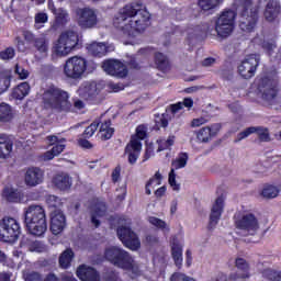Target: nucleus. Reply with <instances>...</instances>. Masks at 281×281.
<instances>
[{
	"label": "nucleus",
	"instance_id": "obj_1",
	"mask_svg": "<svg viewBox=\"0 0 281 281\" xmlns=\"http://www.w3.org/2000/svg\"><path fill=\"white\" fill-rule=\"evenodd\" d=\"M113 25L126 36H137L150 25V13L142 3H131L119 11Z\"/></svg>",
	"mask_w": 281,
	"mask_h": 281
},
{
	"label": "nucleus",
	"instance_id": "obj_2",
	"mask_svg": "<svg viewBox=\"0 0 281 281\" xmlns=\"http://www.w3.org/2000/svg\"><path fill=\"white\" fill-rule=\"evenodd\" d=\"M44 108L55 113H69L71 111V102L69 101V92L50 85L42 93Z\"/></svg>",
	"mask_w": 281,
	"mask_h": 281
},
{
	"label": "nucleus",
	"instance_id": "obj_3",
	"mask_svg": "<svg viewBox=\"0 0 281 281\" xmlns=\"http://www.w3.org/2000/svg\"><path fill=\"white\" fill-rule=\"evenodd\" d=\"M24 223L26 229L33 236H43L47 232V216L41 205H30L24 210Z\"/></svg>",
	"mask_w": 281,
	"mask_h": 281
},
{
	"label": "nucleus",
	"instance_id": "obj_4",
	"mask_svg": "<svg viewBox=\"0 0 281 281\" xmlns=\"http://www.w3.org/2000/svg\"><path fill=\"white\" fill-rule=\"evenodd\" d=\"M105 258L115 267H120L121 269H128L135 271V273H139V269L137 268V263H135V259L131 257L128 251L120 248V247H110L105 249Z\"/></svg>",
	"mask_w": 281,
	"mask_h": 281
},
{
	"label": "nucleus",
	"instance_id": "obj_5",
	"mask_svg": "<svg viewBox=\"0 0 281 281\" xmlns=\"http://www.w3.org/2000/svg\"><path fill=\"white\" fill-rule=\"evenodd\" d=\"M235 227L240 236H258L260 232V222L252 213L235 215Z\"/></svg>",
	"mask_w": 281,
	"mask_h": 281
},
{
	"label": "nucleus",
	"instance_id": "obj_6",
	"mask_svg": "<svg viewBox=\"0 0 281 281\" xmlns=\"http://www.w3.org/2000/svg\"><path fill=\"white\" fill-rule=\"evenodd\" d=\"M236 25V12L232 9L224 10L215 20V32L220 38H228Z\"/></svg>",
	"mask_w": 281,
	"mask_h": 281
},
{
	"label": "nucleus",
	"instance_id": "obj_7",
	"mask_svg": "<svg viewBox=\"0 0 281 281\" xmlns=\"http://www.w3.org/2000/svg\"><path fill=\"white\" fill-rule=\"evenodd\" d=\"M21 236V224L14 217L0 220V240L2 243H16Z\"/></svg>",
	"mask_w": 281,
	"mask_h": 281
},
{
	"label": "nucleus",
	"instance_id": "obj_8",
	"mask_svg": "<svg viewBox=\"0 0 281 281\" xmlns=\"http://www.w3.org/2000/svg\"><path fill=\"white\" fill-rule=\"evenodd\" d=\"M278 93V80L269 77H263L259 80L258 94L265 104H276Z\"/></svg>",
	"mask_w": 281,
	"mask_h": 281
},
{
	"label": "nucleus",
	"instance_id": "obj_9",
	"mask_svg": "<svg viewBox=\"0 0 281 281\" xmlns=\"http://www.w3.org/2000/svg\"><path fill=\"white\" fill-rule=\"evenodd\" d=\"M87 71V60L82 56H72L64 65V75L69 80H80Z\"/></svg>",
	"mask_w": 281,
	"mask_h": 281
},
{
	"label": "nucleus",
	"instance_id": "obj_10",
	"mask_svg": "<svg viewBox=\"0 0 281 281\" xmlns=\"http://www.w3.org/2000/svg\"><path fill=\"white\" fill-rule=\"evenodd\" d=\"M116 234L124 247L131 249L132 251H137L142 247V241L137 233L132 231L131 223L122 224L117 227Z\"/></svg>",
	"mask_w": 281,
	"mask_h": 281
},
{
	"label": "nucleus",
	"instance_id": "obj_11",
	"mask_svg": "<svg viewBox=\"0 0 281 281\" xmlns=\"http://www.w3.org/2000/svg\"><path fill=\"white\" fill-rule=\"evenodd\" d=\"M193 104L194 101L191 98H187L183 100V102H178L176 104L170 105V108L166 110V113H162L161 115H155L156 126H161V128H166L170 120V113L171 115H175V113H179V111H181L183 106H186L187 109H192Z\"/></svg>",
	"mask_w": 281,
	"mask_h": 281
},
{
	"label": "nucleus",
	"instance_id": "obj_12",
	"mask_svg": "<svg viewBox=\"0 0 281 281\" xmlns=\"http://www.w3.org/2000/svg\"><path fill=\"white\" fill-rule=\"evenodd\" d=\"M78 25L83 30H91L98 25V12L95 9L81 8L76 10Z\"/></svg>",
	"mask_w": 281,
	"mask_h": 281
},
{
	"label": "nucleus",
	"instance_id": "obj_13",
	"mask_svg": "<svg viewBox=\"0 0 281 281\" xmlns=\"http://www.w3.org/2000/svg\"><path fill=\"white\" fill-rule=\"evenodd\" d=\"M260 65V55H248L238 66V71L243 78L249 80V78H254L256 76V69Z\"/></svg>",
	"mask_w": 281,
	"mask_h": 281
},
{
	"label": "nucleus",
	"instance_id": "obj_14",
	"mask_svg": "<svg viewBox=\"0 0 281 281\" xmlns=\"http://www.w3.org/2000/svg\"><path fill=\"white\" fill-rule=\"evenodd\" d=\"M102 69L109 76H114V78H126L128 76V68L124 63L117 59H106L102 63Z\"/></svg>",
	"mask_w": 281,
	"mask_h": 281
},
{
	"label": "nucleus",
	"instance_id": "obj_15",
	"mask_svg": "<svg viewBox=\"0 0 281 281\" xmlns=\"http://www.w3.org/2000/svg\"><path fill=\"white\" fill-rule=\"evenodd\" d=\"M235 267L236 272H231L228 276L229 281H247L251 278V272H249L250 266L249 261L245 258H236Z\"/></svg>",
	"mask_w": 281,
	"mask_h": 281
},
{
	"label": "nucleus",
	"instance_id": "obj_16",
	"mask_svg": "<svg viewBox=\"0 0 281 281\" xmlns=\"http://www.w3.org/2000/svg\"><path fill=\"white\" fill-rule=\"evenodd\" d=\"M171 166L172 168L169 172V184L171 186L172 190L179 192L181 186L177 183V175L175 173V170H179L188 166V153L179 154V156L175 160H172Z\"/></svg>",
	"mask_w": 281,
	"mask_h": 281
},
{
	"label": "nucleus",
	"instance_id": "obj_17",
	"mask_svg": "<svg viewBox=\"0 0 281 281\" xmlns=\"http://www.w3.org/2000/svg\"><path fill=\"white\" fill-rule=\"evenodd\" d=\"M45 179V172L38 167H29L24 173V183L29 188L41 186Z\"/></svg>",
	"mask_w": 281,
	"mask_h": 281
},
{
	"label": "nucleus",
	"instance_id": "obj_18",
	"mask_svg": "<svg viewBox=\"0 0 281 281\" xmlns=\"http://www.w3.org/2000/svg\"><path fill=\"white\" fill-rule=\"evenodd\" d=\"M258 23V9H251V11H241V18L239 21V27L243 32H254Z\"/></svg>",
	"mask_w": 281,
	"mask_h": 281
},
{
	"label": "nucleus",
	"instance_id": "obj_19",
	"mask_svg": "<svg viewBox=\"0 0 281 281\" xmlns=\"http://www.w3.org/2000/svg\"><path fill=\"white\" fill-rule=\"evenodd\" d=\"M66 225L67 220L65 218V214H63V211H53L50 214V232L55 236H58V234L63 233V229H65Z\"/></svg>",
	"mask_w": 281,
	"mask_h": 281
},
{
	"label": "nucleus",
	"instance_id": "obj_20",
	"mask_svg": "<svg viewBox=\"0 0 281 281\" xmlns=\"http://www.w3.org/2000/svg\"><path fill=\"white\" fill-rule=\"evenodd\" d=\"M223 210H224V200H223V196H218L211 209L210 223H209L210 229H214V227L218 225V221H221Z\"/></svg>",
	"mask_w": 281,
	"mask_h": 281
},
{
	"label": "nucleus",
	"instance_id": "obj_21",
	"mask_svg": "<svg viewBox=\"0 0 281 281\" xmlns=\"http://www.w3.org/2000/svg\"><path fill=\"white\" fill-rule=\"evenodd\" d=\"M170 247L173 262L178 269H181V265H183V245L179 241V238L173 236L170 239Z\"/></svg>",
	"mask_w": 281,
	"mask_h": 281
},
{
	"label": "nucleus",
	"instance_id": "obj_22",
	"mask_svg": "<svg viewBox=\"0 0 281 281\" xmlns=\"http://www.w3.org/2000/svg\"><path fill=\"white\" fill-rule=\"evenodd\" d=\"M48 10H50L55 16V25H67V22L70 21L67 9L56 8L54 0H48Z\"/></svg>",
	"mask_w": 281,
	"mask_h": 281
},
{
	"label": "nucleus",
	"instance_id": "obj_23",
	"mask_svg": "<svg viewBox=\"0 0 281 281\" xmlns=\"http://www.w3.org/2000/svg\"><path fill=\"white\" fill-rule=\"evenodd\" d=\"M86 49L91 54V56H98L102 58V56H106L109 52H114L115 46L106 45L100 42H92L91 44H87Z\"/></svg>",
	"mask_w": 281,
	"mask_h": 281
},
{
	"label": "nucleus",
	"instance_id": "obj_24",
	"mask_svg": "<svg viewBox=\"0 0 281 281\" xmlns=\"http://www.w3.org/2000/svg\"><path fill=\"white\" fill-rule=\"evenodd\" d=\"M78 93L83 100H93L99 95L100 90L98 89V83L86 81L79 87Z\"/></svg>",
	"mask_w": 281,
	"mask_h": 281
},
{
	"label": "nucleus",
	"instance_id": "obj_25",
	"mask_svg": "<svg viewBox=\"0 0 281 281\" xmlns=\"http://www.w3.org/2000/svg\"><path fill=\"white\" fill-rule=\"evenodd\" d=\"M125 153L128 155V164H136L139 153H142V144L136 137H132L131 142L125 147Z\"/></svg>",
	"mask_w": 281,
	"mask_h": 281
},
{
	"label": "nucleus",
	"instance_id": "obj_26",
	"mask_svg": "<svg viewBox=\"0 0 281 281\" xmlns=\"http://www.w3.org/2000/svg\"><path fill=\"white\" fill-rule=\"evenodd\" d=\"M106 214V204L104 202H97L90 212V221L94 227L101 225L100 218Z\"/></svg>",
	"mask_w": 281,
	"mask_h": 281
},
{
	"label": "nucleus",
	"instance_id": "obj_27",
	"mask_svg": "<svg viewBox=\"0 0 281 281\" xmlns=\"http://www.w3.org/2000/svg\"><path fill=\"white\" fill-rule=\"evenodd\" d=\"M77 276L82 281H100V274L91 267L81 266L77 269Z\"/></svg>",
	"mask_w": 281,
	"mask_h": 281
},
{
	"label": "nucleus",
	"instance_id": "obj_28",
	"mask_svg": "<svg viewBox=\"0 0 281 281\" xmlns=\"http://www.w3.org/2000/svg\"><path fill=\"white\" fill-rule=\"evenodd\" d=\"M59 38L63 41V43L69 47L71 52L78 47V43H80V37H78V33L74 31H66L60 34Z\"/></svg>",
	"mask_w": 281,
	"mask_h": 281
},
{
	"label": "nucleus",
	"instance_id": "obj_29",
	"mask_svg": "<svg viewBox=\"0 0 281 281\" xmlns=\"http://www.w3.org/2000/svg\"><path fill=\"white\" fill-rule=\"evenodd\" d=\"M278 14H280V2L270 0L263 12L266 21L273 22L274 19H278Z\"/></svg>",
	"mask_w": 281,
	"mask_h": 281
},
{
	"label": "nucleus",
	"instance_id": "obj_30",
	"mask_svg": "<svg viewBox=\"0 0 281 281\" xmlns=\"http://www.w3.org/2000/svg\"><path fill=\"white\" fill-rule=\"evenodd\" d=\"M53 183L58 190H69L71 188V177L67 173H58L54 177Z\"/></svg>",
	"mask_w": 281,
	"mask_h": 281
},
{
	"label": "nucleus",
	"instance_id": "obj_31",
	"mask_svg": "<svg viewBox=\"0 0 281 281\" xmlns=\"http://www.w3.org/2000/svg\"><path fill=\"white\" fill-rule=\"evenodd\" d=\"M33 47L38 52V54L47 56V53L49 52V40L45 36L36 37V40H34Z\"/></svg>",
	"mask_w": 281,
	"mask_h": 281
},
{
	"label": "nucleus",
	"instance_id": "obj_32",
	"mask_svg": "<svg viewBox=\"0 0 281 281\" xmlns=\"http://www.w3.org/2000/svg\"><path fill=\"white\" fill-rule=\"evenodd\" d=\"M148 223H150V225H153L157 229H160V232H162L165 234H170V226L168 225V223H166V221H164L159 217L149 216Z\"/></svg>",
	"mask_w": 281,
	"mask_h": 281
},
{
	"label": "nucleus",
	"instance_id": "obj_33",
	"mask_svg": "<svg viewBox=\"0 0 281 281\" xmlns=\"http://www.w3.org/2000/svg\"><path fill=\"white\" fill-rule=\"evenodd\" d=\"M30 94V83L27 82H22L20 83L15 89H13V98L15 100H23L26 95Z\"/></svg>",
	"mask_w": 281,
	"mask_h": 281
},
{
	"label": "nucleus",
	"instance_id": "obj_34",
	"mask_svg": "<svg viewBox=\"0 0 281 281\" xmlns=\"http://www.w3.org/2000/svg\"><path fill=\"white\" fill-rule=\"evenodd\" d=\"M4 196L10 203H21V199H23V193L13 188H7L4 189Z\"/></svg>",
	"mask_w": 281,
	"mask_h": 281
},
{
	"label": "nucleus",
	"instance_id": "obj_35",
	"mask_svg": "<svg viewBox=\"0 0 281 281\" xmlns=\"http://www.w3.org/2000/svg\"><path fill=\"white\" fill-rule=\"evenodd\" d=\"M99 133L101 139L103 140L111 139V137H113V133H115V130L111 127V120L105 121L101 124Z\"/></svg>",
	"mask_w": 281,
	"mask_h": 281
},
{
	"label": "nucleus",
	"instance_id": "obj_36",
	"mask_svg": "<svg viewBox=\"0 0 281 281\" xmlns=\"http://www.w3.org/2000/svg\"><path fill=\"white\" fill-rule=\"evenodd\" d=\"M53 54L63 58V56H69V54H71V50L67 45L64 44L60 38H58L57 43L53 47Z\"/></svg>",
	"mask_w": 281,
	"mask_h": 281
},
{
	"label": "nucleus",
	"instance_id": "obj_37",
	"mask_svg": "<svg viewBox=\"0 0 281 281\" xmlns=\"http://www.w3.org/2000/svg\"><path fill=\"white\" fill-rule=\"evenodd\" d=\"M71 260H74V250L66 249L60 256H59V266L61 269H69L71 266Z\"/></svg>",
	"mask_w": 281,
	"mask_h": 281
},
{
	"label": "nucleus",
	"instance_id": "obj_38",
	"mask_svg": "<svg viewBox=\"0 0 281 281\" xmlns=\"http://www.w3.org/2000/svg\"><path fill=\"white\" fill-rule=\"evenodd\" d=\"M14 117L12 108L8 103L0 104V122H11Z\"/></svg>",
	"mask_w": 281,
	"mask_h": 281
},
{
	"label": "nucleus",
	"instance_id": "obj_39",
	"mask_svg": "<svg viewBox=\"0 0 281 281\" xmlns=\"http://www.w3.org/2000/svg\"><path fill=\"white\" fill-rule=\"evenodd\" d=\"M155 61L160 71H168V69H170V61H168V57L162 53H157L155 55Z\"/></svg>",
	"mask_w": 281,
	"mask_h": 281
},
{
	"label": "nucleus",
	"instance_id": "obj_40",
	"mask_svg": "<svg viewBox=\"0 0 281 281\" xmlns=\"http://www.w3.org/2000/svg\"><path fill=\"white\" fill-rule=\"evenodd\" d=\"M45 201L53 212H56V210H60V207H63V200L56 195H46Z\"/></svg>",
	"mask_w": 281,
	"mask_h": 281
},
{
	"label": "nucleus",
	"instance_id": "obj_41",
	"mask_svg": "<svg viewBox=\"0 0 281 281\" xmlns=\"http://www.w3.org/2000/svg\"><path fill=\"white\" fill-rule=\"evenodd\" d=\"M237 8H241V12H251V10H258V7L254 3V0H235Z\"/></svg>",
	"mask_w": 281,
	"mask_h": 281
},
{
	"label": "nucleus",
	"instance_id": "obj_42",
	"mask_svg": "<svg viewBox=\"0 0 281 281\" xmlns=\"http://www.w3.org/2000/svg\"><path fill=\"white\" fill-rule=\"evenodd\" d=\"M63 150H65V145H63V144L55 145L50 150H48L44 154L45 161H49L53 158L58 157V155H60V153H63Z\"/></svg>",
	"mask_w": 281,
	"mask_h": 281
},
{
	"label": "nucleus",
	"instance_id": "obj_43",
	"mask_svg": "<svg viewBox=\"0 0 281 281\" xmlns=\"http://www.w3.org/2000/svg\"><path fill=\"white\" fill-rule=\"evenodd\" d=\"M280 194V189L276 186H266L261 191L263 199H276Z\"/></svg>",
	"mask_w": 281,
	"mask_h": 281
},
{
	"label": "nucleus",
	"instance_id": "obj_44",
	"mask_svg": "<svg viewBox=\"0 0 281 281\" xmlns=\"http://www.w3.org/2000/svg\"><path fill=\"white\" fill-rule=\"evenodd\" d=\"M221 3H223V0H199V7L204 11L214 10Z\"/></svg>",
	"mask_w": 281,
	"mask_h": 281
},
{
	"label": "nucleus",
	"instance_id": "obj_45",
	"mask_svg": "<svg viewBox=\"0 0 281 281\" xmlns=\"http://www.w3.org/2000/svg\"><path fill=\"white\" fill-rule=\"evenodd\" d=\"M214 135H216V132H212L211 127H203L198 133V139L204 143L210 142Z\"/></svg>",
	"mask_w": 281,
	"mask_h": 281
},
{
	"label": "nucleus",
	"instance_id": "obj_46",
	"mask_svg": "<svg viewBox=\"0 0 281 281\" xmlns=\"http://www.w3.org/2000/svg\"><path fill=\"white\" fill-rule=\"evenodd\" d=\"M150 186H153V188H157L158 186H161V173L159 171H157L154 178H151L146 184V194L148 195L151 194Z\"/></svg>",
	"mask_w": 281,
	"mask_h": 281
},
{
	"label": "nucleus",
	"instance_id": "obj_47",
	"mask_svg": "<svg viewBox=\"0 0 281 281\" xmlns=\"http://www.w3.org/2000/svg\"><path fill=\"white\" fill-rule=\"evenodd\" d=\"M255 133L261 142H271V135L269 134V128L257 126L255 127Z\"/></svg>",
	"mask_w": 281,
	"mask_h": 281
},
{
	"label": "nucleus",
	"instance_id": "obj_48",
	"mask_svg": "<svg viewBox=\"0 0 281 281\" xmlns=\"http://www.w3.org/2000/svg\"><path fill=\"white\" fill-rule=\"evenodd\" d=\"M262 278L270 281H278L280 279V271L273 270L271 268H267L262 270Z\"/></svg>",
	"mask_w": 281,
	"mask_h": 281
},
{
	"label": "nucleus",
	"instance_id": "obj_49",
	"mask_svg": "<svg viewBox=\"0 0 281 281\" xmlns=\"http://www.w3.org/2000/svg\"><path fill=\"white\" fill-rule=\"evenodd\" d=\"M157 142H158V153H161V150H166L170 148V146L175 145V136L171 135L167 139L161 138Z\"/></svg>",
	"mask_w": 281,
	"mask_h": 281
},
{
	"label": "nucleus",
	"instance_id": "obj_50",
	"mask_svg": "<svg viewBox=\"0 0 281 281\" xmlns=\"http://www.w3.org/2000/svg\"><path fill=\"white\" fill-rule=\"evenodd\" d=\"M10 89V76L0 70V93H5Z\"/></svg>",
	"mask_w": 281,
	"mask_h": 281
},
{
	"label": "nucleus",
	"instance_id": "obj_51",
	"mask_svg": "<svg viewBox=\"0 0 281 281\" xmlns=\"http://www.w3.org/2000/svg\"><path fill=\"white\" fill-rule=\"evenodd\" d=\"M10 153H12V142L3 143L2 145H0L1 159L10 157Z\"/></svg>",
	"mask_w": 281,
	"mask_h": 281
},
{
	"label": "nucleus",
	"instance_id": "obj_52",
	"mask_svg": "<svg viewBox=\"0 0 281 281\" xmlns=\"http://www.w3.org/2000/svg\"><path fill=\"white\" fill-rule=\"evenodd\" d=\"M98 126H100V121H94L91 123L83 132V137L89 138L93 137L94 133L98 131Z\"/></svg>",
	"mask_w": 281,
	"mask_h": 281
},
{
	"label": "nucleus",
	"instance_id": "obj_53",
	"mask_svg": "<svg viewBox=\"0 0 281 281\" xmlns=\"http://www.w3.org/2000/svg\"><path fill=\"white\" fill-rule=\"evenodd\" d=\"M254 133H256V127L255 126L247 127L246 130H244L243 132H240L237 135V138L235 139V142H243V139H246V137L248 135H254Z\"/></svg>",
	"mask_w": 281,
	"mask_h": 281
},
{
	"label": "nucleus",
	"instance_id": "obj_54",
	"mask_svg": "<svg viewBox=\"0 0 281 281\" xmlns=\"http://www.w3.org/2000/svg\"><path fill=\"white\" fill-rule=\"evenodd\" d=\"M170 281H195L194 278L186 276L182 272H175L170 277Z\"/></svg>",
	"mask_w": 281,
	"mask_h": 281
},
{
	"label": "nucleus",
	"instance_id": "obj_55",
	"mask_svg": "<svg viewBox=\"0 0 281 281\" xmlns=\"http://www.w3.org/2000/svg\"><path fill=\"white\" fill-rule=\"evenodd\" d=\"M14 48L8 47L4 50L0 52V58L2 60H12V58H14Z\"/></svg>",
	"mask_w": 281,
	"mask_h": 281
},
{
	"label": "nucleus",
	"instance_id": "obj_56",
	"mask_svg": "<svg viewBox=\"0 0 281 281\" xmlns=\"http://www.w3.org/2000/svg\"><path fill=\"white\" fill-rule=\"evenodd\" d=\"M132 137H136L138 142L142 144V139L146 138V128L143 125H139L136 128V135Z\"/></svg>",
	"mask_w": 281,
	"mask_h": 281
},
{
	"label": "nucleus",
	"instance_id": "obj_57",
	"mask_svg": "<svg viewBox=\"0 0 281 281\" xmlns=\"http://www.w3.org/2000/svg\"><path fill=\"white\" fill-rule=\"evenodd\" d=\"M15 74H18V76H19V78H21V80H25V78H27V76H30V72L25 68L19 66V64L15 65Z\"/></svg>",
	"mask_w": 281,
	"mask_h": 281
},
{
	"label": "nucleus",
	"instance_id": "obj_58",
	"mask_svg": "<svg viewBox=\"0 0 281 281\" xmlns=\"http://www.w3.org/2000/svg\"><path fill=\"white\" fill-rule=\"evenodd\" d=\"M48 21V16L47 13L44 12H40L35 14V23L36 25L43 24V23H47Z\"/></svg>",
	"mask_w": 281,
	"mask_h": 281
},
{
	"label": "nucleus",
	"instance_id": "obj_59",
	"mask_svg": "<svg viewBox=\"0 0 281 281\" xmlns=\"http://www.w3.org/2000/svg\"><path fill=\"white\" fill-rule=\"evenodd\" d=\"M109 90L113 91L114 93H117L119 91H124V85L122 83H108Z\"/></svg>",
	"mask_w": 281,
	"mask_h": 281
},
{
	"label": "nucleus",
	"instance_id": "obj_60",
	"mask_svg": "<svg viewBox=\"0 0 281 281\" xmlns=\"http://www.w3.org/2000/svg\"><path fill=\"white\" fill-rule=\"evenodd\" d=\"M46 140L48 142L49 146H54L55 144H63V142H65V138L58 139V136L50 135L46 137Z\"/></svg>",
	"mask_w": 281,
	"mask_h": 281
},
{
	"label": "nucleus",
	"instance_id": "obj_61",
	"mask_svg": "<svg viewBox=\"0 0 281 281\" xmlns=\"http://www.w3.org/2000/svg\"><path fill=\"white\" fill-rule=\"evenodd\" d=\"M24 278H25V281H42L43 280L38 272H31V273L26 274Z\"/></svg>",
	"mask_w": 281,
	"mask_h": 281
},
{
	"label": "nucleus",
	"instance_id": "obj_62",
	"mask_svg": "<svg viewBox=\"0 0 281 281\" xmlns=\"http://www.w3.org/2000/svg\"><path fill=\"white\" fill-rule=\"evenodd\" d=\"M209 281H229V277L223 272H218L214 277H212Z\"/></svg>",
	"mask_w": 281,
	"mask_h": 281
},
{
	"label": "nucleus",
	"instance_id": "obj_63",
	"mask_svg": "<svg viewBox=\"0 0 281 281\" xmlns=\"http://www.w3.org/2000/svg\"><path fill=\"white\" fill-rule=\"evenodd\" d=\"M262 47L266 49L267 53L271 54L273 49H276V42H263Z\"/></svg>",
	"mask_w": 281,
	"mask_h": 281
},
{
	"label": "nucleus",
	"instance_id": "obj_64",
	"mask_svg": "<svg viewBox=\"0 0 281 281\" xmlns=\"http://www.w3.org/2000/svg\"><path fill=\"white\" fill-rule=\"evenodd\" d=\"M23 36L26 43H34V41H36V36L30 31H24Z\"/></svg>",
	"mask_w": 281,
	"mask_h": 281
}]
</instances>
